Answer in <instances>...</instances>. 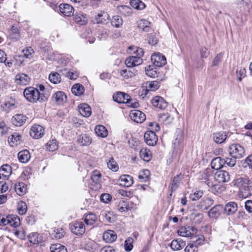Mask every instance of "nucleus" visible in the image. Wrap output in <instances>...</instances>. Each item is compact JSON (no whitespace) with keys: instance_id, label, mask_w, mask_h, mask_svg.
I'll list each match as a JSON object with an SVG mask.
<instances>
[{"instance_id":"obj_38","label":"nucleus","mask_w":252,"mask_h":252,"mask_svg":"<svg viewBox=\"0 0 252 252\" xmlns=\"http://www.w3.org/2000/svg\"><path fill=\"white\" fill-rule=\"evenodd\" d=\"M140 158L145 161H149L152 158L151 151L147 149H142L139 152Z\"/></svg>"},{"instance_id":"obj_9","label":"nucleus","mask_w":252,"mask_h":252,"mask_svg":"<svg viewBox=\"0 0 252 252\" xmlns=\"http://www.w3.org/2000/svg\"><path fill=\"white\" fill-rule=\"evenodd\" d=\"M151 61L154 65L161 67L166 63V59L164 56L160 53H155L151 56Z\"/></svg>"},{"instance_id":"obj_53","label":"nucleus","mask_w":252,"mask_h":252,"mask_svg":"<svg viewBox=\"0 0 252 252\" xmlns=\"http://www.w3.org/2000/svg\"><path fill=\"white\" fill-rule=\"evenodd\" d=\"M133 239L131 237H128L125 241L124 248L126 252L131 251L133 247Z\"/></svg>"},{"instance_id":"obj_3","label":"nucleus","mask_w":252,"mask_h":252,"mask_svg":"<svg viewBox=\"0 0 252 252\" xmlns=\"http://www.w3.org/2000/svg\"><path fill=\"white\" fill-rule=\"evenodd\" d=\"M25 98L30 102L40 103L45 102L47 97L43 94H40L38 90L32 87L26 88L23 92Z\"/></svg>"},{"instance_id":"obj_49","label":"nucleus","mask_w":252,"mask_h":252,"mask_svg":"<svg viewBox=\"0 0 252 252\" xmlns=\"http://www.w3.org/2000/svg\"><path fill=\"white\" fill-rule=\"evenodd\" d=\"M146 84L147 90L149 91H155L159 87V83L157 81L147 82Z\"/></svg>"},{"instance_id":"obj_42","label":"nucleus","mask_w":252,"mask_h":252,"mask_svg":"<svg viewBox=\"0 0 252 252\" xmlns=\"http://www.w3.org/2000/svg\"><path fill=\"white\" fill-rule=\"evenodd\" d=\"M72 93L75 95H82L84 92V88L83 85L79 84H74L71 88Z\"/></svg>"},{"instance_id":"obj_59","label":"nucleus","mask_w":252,"mask_h":252,"mask_svg":"<svg viewBox=\"0 0 252 252\" xmlns=\"http://www.w3.org/2000/svg\"><path fill=\"white\" fill-rule=\"evenodd\" d=\"M65 231L63 228H57L54 231L53 235L57 239H61L65 235Z\"/></svg>"},{"instance_id":"obj_58","label":"nucleus","mask_w":252,"mask_h":252,"mask_svg":"<svg viewBox=\"0 0 252 252\" xmlns=\"http://www.w3.org/2000/svg\"><path fill=\"white\" fill-rule=\"evenodd\" d=\"M236 73L238 80L241 82L242 78L246 76V71L245 68L240 67L237 69Z\"/></svg>"},{"instance_id":"obj_64","label":"nucleus","mask_w":252,"mask_h":252,"mask_svg":"<svg viewBox=\"0 0 252 252\" xmlns=\"http://www.w3.org/2000/svg\"><path fill=\"white\" fill-rule=\"evenodd\" d=\"M158 40L155 34H150L149 36L148 43L152 45H156Z\"/></svg>"},{"instance_id":"obj_6","label":"nucleus","mask_w":252,"mask_h":252,"mask_svg":"<svg viewBox=\"0 0 252 252\" xmlns=\"http://www.w3.org/2000/svg\"><path fill=\"white\" fill-rule=\"evenodd\" d=\"M72 233L76 235H82L85 232V226L82 221H76L69 224Z\"/></svg>"},{"instance_id":"obj_13","label":"nucleus","mask_w":252,"mask_h":252,"mask_svg":"<svg viewBox=\"0 0 252 252\" xmlns=\"http://www.w3.org/2000/svg\"><path fill=\"white\" fill-rule=\"evenodd\" d=\"M129 116L132 121L137 123H141L146 119L145 114L138 110L131 111Z\"/></svg>"},{"instance_id":"obj_63","label":"nucleus","mask_w":252,"mask_h":252,"mask_svg":"<svg viewBox=\"0 0 252 252\" xmlns=\"http://www.w3.org/2000/svg\"><path fill=\"white\" fill-rule=\"evenodd\" d=\"M112 196L109 193H103L100 196V200L105 203H108L111 199Z\"/></svg>"},{"instance_id":"obj_33","label":"nucleus","mask_w":252,"mask_h":252,"mask_svg":"<svg viewBox=\"0 0 252 252\" xmlns=\"http://www.w3.org/2000/svg\"><path fill=\"white\" fill-rule=\"evenodd\" d=\"M121 185L125 187H129L133 184V178L128 175H123L120 178Z\"/></svg>"},{"instance_id":"obj_51","label":"nucleus","mask_w":252,"mask_h":252,"mask_svg":"<svg viewBox=\"0 0 252 252\" xmlns=\"http://www.w3.org/2000/svg\"><path fill=\"white\" fill-rule=\"evenodd\" d=\"M49 79L53 84H57L61 81L60 74L57 72H52L49 76Z\"/></svg>"},{"instance_id":"obj_19","label":"nucleus","mask_w":252,"mask_h":252,"mask_svg":"<svg viewBox=\"0 0 252 252\" xmlns=\"http://www.w3.org/2000/svg\"><path fill=\"white\" fill-rule=\"evenodd\" d=\"M227 138V134L225 131H218L214 132L212 134L213 141L217 144L223 143Z\"/></svg>"},{"instance_id":"obj_11","label":"nucleus","mask_w":252,"mask_h":252,"mask_svg":"<svg viewBox=\"0 0 252 252\" xmlns=\"http://www.w3.org/2000/svg\"><path fill=\"white\" fill-rule=\"evenodd\" d=\"M144 140L147 144L153 146L157 144L158 136L154 131L149 130L144 134Z\"/></svg>"},{"instance_id":"obj_18","label":"nucleus","mask_w":252,"mask_h":252,"mask_svg":"<svg viewBox=\"0 0 252 252\" xmlns=\"http://www.w3.org/2000/svg\"><path fill=\"white\" fill-rule=\"evenodd\" d=\"M110 18L109 14L104 11H100L94 17V20L97 24H105L108 23Z\"/></svg>"},{"instance_id":"obj_25","label":"nucleus","mask_w":252,"mask_h":252,"mask_svg":"<svg viewBox=\"0 0 252 252\" xmlns=\"http://www.w3.org/2000/svg\"><path fill=\"white\" fill-rule=\"evenodd\" d=\"M237 204L234 202H230L227 203L224 208V213L227 215L234 214L237 210Z\"/></svg>"},{"instance_id":"obj_32","label":"nucleus","mask_w":252,"mask_h":252,"mask_svg":"<svg viewBox=\"0 0 252 252\" xmlns=\"http://www.w3.org/2000/svg\"><path fill=\"white\" fill-rule=\"evenodd\" d=\"M129 69H123L120 71V75L124 79H128L136 75L137 71L135 69L130 67Z\"/></svg>"},{"instance_id":"obj_7","label":"nucleus","mask_w":252,"mask_h":252,"mask_svg":"<svg viewBox=\"0 0 252 252\" xmlns=\"http://www.w3.org/2000/svg\"><path fill=\"white\" fill-rule=\"evenodd\" d=\"M44 128L39 125H33L30 129V135L34 139L41 138L44 135Z\"/></svg>"},{"instance_id":"obj_48","label":"nucleus","mask_w":252,"mask_h":252,"mask_svg":"<svg viewBox=\"0 0 252 252\" xmlns=\"http://www.w3.org/2000/svg\"><path fill=\"white\" fill-rule=\"evenodd\" d=\"M96 216L94 214H88L85 218V222L87 225L92 226L96 221Z\"/></svg>"},{"instance_id":"obj_50","label":"nucleus","mask_w":252,"mask_h":252,"mask_svg":"<svg viewBox=\"0 0 252 252\" xmlns=\"http://www.w3.org/2000/svg\"><path fill=\"white\" fill-rule=\"evenodd\" d=\"M150 176V171L148 169H144L139 173L138 177L142 182H146L149 179Z\"/></svg>"},{"instance_id":"obj_37","label":"nucleus","mask_w":252,"mask_h":252,"mask_svg":"<svg viewBox=\"0 0 252 252\" xmlns=\"http://www.w3.org/2000/svg\"><path fill=\"white\" fill-rule=\"evenodd\" d=\"M95 133L99 137H106L108 135V131L106 127L102 125H98L95 126Z\"/></svg>"},{"instance_id":"obj_22","label":"nucleus","mask_w":252,"mask_h":252,"mask_svg":"<svg viewBox=\"0 0 252 252\" xmlns=\"http://www.w3.org/2000/svg\"><path fill=\"white\" fill-rule=\"evenodd\" d=\"M59 8L61 12L64 16H70L73 14L74 8L68 4H61L59 6Z\"/></svg>"},{"instance_id":"obj_16","label":"nucleus","mask_w":252,"mask_h":252,"mask_svg":"<svg viewBox=\"0 0 252 252\" xmlns=\"http://www.w3.org/2000/svg\"><path fill=\"white\" fill-rule=\"evenodd\" d=\"M153 106L160 109H164L167 106V103L161 96H156L151 100Z\"/></svg>"},{"instance_id":"obj_34","label":"nucleus","mask_w":252,"mask_h":252,"mask_svg":"<svg viewBox=\"0 0 252 252\" xmlns=\"http://www.w3.org/2000/svg\"><path fill=\"white\" fill-rule=\"evenodd\" d=\"M185 246V242L182 240H173L171 244L170 247L174 251H178L182 249Z\"/></svg>"},{"instance_id":"obj_61","label":"nucleus","mask_w":252,"mask_h":252,"mask_svg":"<svg viewBox=\"0 0 252 252\" xmlns=\"http://www.w3.org/2000/svg\"><path fill=\"white\" fill-rule=\"evenodd\" d=\"M181 181V179L179 176L177 175L175 177L172 181L171 184V190L173 191L176 189L178 188L180 182Z\"/></svg>"},{"instance_id":"obj_36","label":"nucleus","mask_w":252,"mask_h":252,"mask_svg":"<svg viewBox=\"0 0 252 252\" xmlns=\"http://www.w3.org/2000/svg\"><path fill=\"white\" fill-rule=\"evenodd\" d=\"M13 59H14V61L13 60H9V61H6V60L5 62H3V63H5L6 66H7L9 67H10L12 66L13 62L14 61L15 62V64L17 65H20L23 62L22 56L16 55L14 57Z\"/></svg>"},{"instance_id":"obj_57","label":"nucleus","mask_w":252,"mask_h":252,"mask_svg":"<svg viewBox=\"0 0 252 252\" xmlns=\"http://www.w3.org/2000/svg\"><path fill=\"white\" fill-rule=\"evenodd\" d=\"M34 51L32 47H29L23 50L22 57H25L28 59H31L32 57Z\"/></svg>"},{"instance_id":"obj_15","label":"nucleus","mask_w":252,"mask_h":252,"mask_svg":"<svg viewBox=\"0 0 252 252\" xmlns=\"http://www.w3.org/2000/svg\"><path fill=\"white\" fill-rule=\"evenodd\" d=\"M196 232V229L191 226L181 227L178 231V234L182 237H189Z\"/></svg>"},{"instance_id":"obj_39","label":"nucleus","mask_w":252,"mask_h":252,"mask_svg":"<svg viewBox=\"0 0 252 252\" xmlns=\"http://www.w3.org/2000/svg\"><path fill=\"white\" fill-rule=\"evenodd\" d=\"M15 190L19 195H23L26 192V186L23 182L17 183L15 185Z\"/></svg>"},{"instance_id":"obj_46","label":"nucleus","mask_w":252,"mask_h":252,"mask_svg":"<svg viewBox=\"0 0 252 252\" xmlns=\"http://www.w3.org/2000/svg\"><path fill=\"white\" fill-rule=\"evenodd\" d=\"M119 12L125 16H129L132 13V9L126 5H120L118 6Z\"/></svg>"},{"instance_id":"obj_31","label":"nucleus","mask_w":252,"mask_h":252,"mask_svg":"<svg viewBox=\"0 0 252 252\" xmlns=\"http://www.w3.org/2000/svg\"><path fill=\"white\" fill-rule=\"evenodd\" d=\"M18 158L20 162L27 163L30 159L31 155L28 150H22L18 153Z\"/></svg>"},{"instance_id":"obj_26","label":"nucleus","mask_w":252,"mask_h":252,"mask_svg":"<svg viewBox=\"0 0 252 252\" xmlns=\"http://www.w3.org/2000/svg\"><path fill=\"white\" fill-rule=\"evenodd\" d=\"M78 109L80 114L84 117H89L92 114L91 107L86 103L79 105Z\"/></svg>"},{"instance_id":"obj_28","label":"nucleus","mask_w":252,"mask_h":252,"mask_svg":"<svg viewBox=\"0 0 252 252\" xmlns=\"http://www.w3.org/2000/svg\"><path fill=\"white\" fill-rule=\"evenodd\" d=\"M100 217L106 222L112 223L114 221L112 213L108 210H102L100 213Z\"/></svg>"},{"instance_id":"obj_20","label":"nucleus","mask_w":252,"mask_h":252,"mask_svg":"<svg viewBox=\"0 0 252 252\" xmlns=\"http://www.w3.org/2000/svg\"><path fill=\"white\" fill-rule=\"evenodd\" d=\"M5 225L9 224L13 227H17L20 225V220L19 218L16 215H8L5 217Z\"/></svg>"},{"instance_id":"obj_60","label":"nucleus","mask_w":252,"mask_h":252,"mask_svg":"<svg viewBox=\"0 0 252 252\" xmlns=\"http://www.w3.org/2000/svg\"><path fill=\"white\" fill-rule=\"evenodd\" d=\"M236 3L240 7H249L251 3V0H236Z\"/></svg>"},{"instance_id":"obj_24","label":"nucleus","mask_w":252,"mask_h":252,"mask_svg":"<svg viewBox=\"0 0 252 252\" xmlns=\"http://www.w3.org/2000/svg\"><path fill=\"white\" fill-rule=\"evenodd\" d=\"M15 81L17 84L25 86L29 84L30 78L26 74L19 73L16 75Z\"/></svg>"},{"instance_id":"obj_62","label":"nucleus","mask_w":252,"mask_h":252,"mask_svg":"<svg viewBox=\"0 0 252 252\" xmlns=\"http://www.w3.org/2000/svg\"><path fill=\"white\" fill-rule=\"evenodd\" d=\"M203 191L199 190L196 191L192 194H190L189 197L192 200H196L199 199L203 195Z\"/></svg>"},{"instance_id":"obj_21","label":"nucleus","mask_w":252,"mask_h":252,"mask_svg":"<svg viewBox=\"0 0 252 252\" xmlns=\"http://www.w3.org/2000/svg\"><path fill=\"white\" fill-rule=\"evenodd\" d=\"M26 120V116L21 114H17L13 116L11 119L12 123L17 126H20L23 125Z\"/></svg>"},{"instance_id":"obj_47","label":"nucleus","mask_w":252,"mask_h":252,"mask_svg":"<svg viewBox=\"0 0 252 252\" xmlns=\"http://www.w3.org/2000/svg\"><path fill=\"white\" fill-rule=\"evenodd\" d=\"M50 249L51 252H67L66 248L60 244L52 245Z\"/></svg>"},{"instance_id":"obj_35","label":"nucleus","mask_w":252,"mask_h":252,"mask_svg":"<svg viewBox=\"0 0 252 252\" xmlns=\"http://www.w3.org/2000/svg\"><path fill=\"white\" fill-rule=\"evenodd\" d=\"M74 21L80 25H85L88 22V18L82 13L76 14L73 17Z\"/></svg>"},{"instance_id":"obj_40","label":"nucleus","mask_w":252,"mask_h":252,"mask_svg":"<svg viewBox=\"0 0 252 252\" xmlns=\"http://www.w3.org/2000/svg\"><path fill=\"white\" fill-rule=\"evenodd\" d=\"M46 148L50 152H54L58 148V143L55 138L50 140L46 145Z\"/></svg>"},{"instance_id":"obj_55","label":"nucleus","mask_w":252,"mask_h":252,"mask_svg":"<svg viewBox=\"0 0 252 252\" xmlns=\"http://www.w3.org/2000/svg\"><path fill=\"white\" fill-rule=\"evenodd\" d=\"M17 211L20 215H24L26 213L27 210V204L23 201H20L17 204Z\"/></svg>"},{"instance_id":"obj_44","label":"nucleus","mask_w":252,"mask_h":252,"mask_svg":"<svg viewBox=\"0 0 252 252\" xmlns=\"http://www.w3.org/2000/svg\"><path fill=\"white\" fill-rule=\"evenodd\" d=\"M111 23L113 27L119 28L122 26L123 20L120 16L115 15L112 17Z\"/></svg>"},{"instance_id":"obj_54","label":"nucleus","mask_w":252,"mask_h":252,"mask_svg":"<svg viewBox=\"0 0 252 252\" xmlns=\"http://www.w3.org/2000/svg\"><path fill=\"white\" fill-rule=\"evenodd\" d=\"M29 239L31 243L37 244L41 241L39 234L37 233H32L29 235Z\"/></svg>"},{"instance_id":"obj_29","label":"nucleus","mask_w":252,"mask_h":252,"mask_svg":"<svg viewBox=\"0 0 252 252\" xmlns=\"http://www.w3.org/2000/svg\"><path fill=\"white\" fill-rule=\"evenodd\" d=\"M222 209V205H216L210 210L208 212V216L211 218H216L220 215Z\"/></svg>"},{"instance_id":"obj_10","label":"nucleus","mask_w":252,"mask_h":252,"mask_svg":"<svg viewBox=\"0 0 252 252\" xmlns=\"http://www.w3.org/2000/svg\"><path fill=\"white\" fill-rule=\"evenodd\" d=\"M204 241V237L202 235L198 238L192 244H188L185 249V252H197L198 245H202Z\"/></svg>"},{"instance_id":"obj_5","label":"nucleus","mask_w":252,"mask_h":252,"mask_svg":"<svg viewBox=\"0 0 252 252\" xmlns=\"http://www.w3.org/2000/svg\"><path fill=\"white\" fill-rule=\"evenodd\" d=\"M134 53L136 56H132L127 58L125 61V63L127 67H132L141 64L142 63V59L141 57L144 54L143 50L141 48L135 47Z\"/></svg>"},{"instance_id":"obj_45","label":"nucleus","mask_w":252,"mask_h":252,"mask_svg":"<svg viewBox=\"0 0 252 252\" xmlns=\"http://www.w3.org/2000/svg\"><path fill=\"white\" fill-rule=\"evenodd\" d=\"M21 136L17 133H14L8 137V142L11 146L18 144L20 140Z\"/></svg>"},{"instance_id":"obj_23","label":"nucleus","mask_w":252,"mask_h":252,"mask_svg":"<svg viewBox=\"0 0 252 252\" xmlns=\"http://www.w3.org/2000/svg\"><path fill=\"white\" fill-rule=\"evenodd\" d=\"M12 173L11 167L8 164H4L0 168V179H7Z\"/></svg>"},{"instance_id":"obj_14","label":"nucleus","mask_w":252,"mask_h":252,"mask_svg":"<svg viewBox=\"0 0 252 252\" xmlns=\"http://www.w3.org/2000/svg\"><path fill=\"white\" fill-rule=\"evenodd\" d=\"M214 179L219 183H225L229 181L230 176L227 171L219 170L215 173Z\"/></svg>"},{"instance_id":"obj_41","label":"nucleus","mask_w":252,"mask_h":252,"mask_svg":"<svg viewBox=\"0 0 252 252\" xmlns=\"http://www.w3.org/2000/svg\"><path fill=\"white\" fill-rule=\"evenodd\" d=\"M151 23L145 19H141L138 22V28L143 31L148 32L150 31Z\"/></svg>"},{"instance_id":"obj_17","label":"nucleus","mask_w":252,"mask_h":252,"mask_svg":"<svg viewBox=\"0 0 252 252\" xmlns=\"http://www.w3.org/2000/svg\"><path fill=\"white\" fill-rule=\"evenodd\" d=\"M225 163L228 166V163H227V161H226V158H221L220 157H217L212 160L211 166L213 169L219 170L222 167Z\"/></svg>"},{"instance_id":"obj_27","label":"nucleus","mask_w":252,"mask_h":252,"mask_svg":"<svg viewBox=\"0 0 252 252\" xmlns=\"http://www.w3.org/2000/svg\"><path fill=\"white\" fill-rule=\"evenodd\" d=\"M103 240L107 243H112L117 239V235L113 230H107L103 235Z\"/></svg>"},{"instance_id":"obj_1","label":"nucleus","mask_w":252,"mask_h":252,"mask_svg":"<svg viewBox=\"0 0 252 252\" xmlns=\"http://www.w3.org/2000/svg\"><path fill=\"white\" fill-rule=\"evenodd\" d=\"M232 184L238 188L240 198H247L252 195V178L246 176L239 177L234 179Z\"/></svg>"},{"instance_id":"obj_52","label":"nucleus","mask_w":252,"mask_h":252,"mask_svg":"<svg viewBox=\"0 0 252 252\" xmlns=\"http://www.w3.org/2000/svg\"><path fill=\"white\" fill-rule=\"evenodd\" d=\"M101 174L99 171L95 170L92 172L91 179L93 182L97 184V186L99 184L101 180Z\"/></svg>"},{"instance_id":"obj_12","label":"nucleus","mask_w":252,"mask_h":252,"mask_svg":"<svg viewBox=\"0 0 252 252\" xmlns=\"http://www.w3.org/2000/svg\"><path fill=\"white\" fill-rule=\"evenodd\" d=\"M52 100L58 105H63L66 102L67 97L62 91H58L52 96Z\"/></svg>"},{"instance_id":"obj_43","label":"nucleus","mask_w":252,"mask_h":252,"mask_svg":"<svg viewBox=\"0 0 252 252\" xmlns=\"http://www.w3.org/2000/svg\"><path fill=\"white\" fill-rule=\"evenodd\" d=\"M214 200L210 197L204 198L200 202V208L207 210L214 203Z\"/></svg>"},{"instance_id":"obj_2","label":"nucleus","mask_w":252,"mask_h":252,"mask_svg":"<svg viewBox=\"0 0 252 252\" xmlns=\"http://www.w3.org/2000/svg\"><path fill=\"white\" fill-rule=\"evenodd\" d=\"M228 152L230 157H226V161L228 166L233 167L236 163L237 159L243 158L245 152L243 146L239 144H232L228 148Z\"/></svg>"},{"instance_id":"obj_30","label":"nucleus","mask_w":252,"mask_h":252,"mask_svg":"<svg viewBox=\"0 0 252 252\" xmlns=\"http://www.w3.org/2000/svg\"><path fill=\"white\" fill-rule=\"evenodd\" d=\"M92 138L87 134H82L78 138V142L83 146H87L92 143Z\"/></svg>"},{"instance_id":"obj_4","label":"nucleus","mask_w":252,"mask_h":252,"mask_svg":"<svg viewBox=\"0 0 252 252\" xmlns=\"http://www.w3.org/2000/svg\"><path fill=\"white\" fill-rule=\"evenodd\" d=\"M114 101L119 103H126L128 107L137 108L139 103L136 100L132 99L127 94L118 92L113 95Z\"/></svg>"},{"instance_id":"obj_8","label":"nucleus","mask_w":252,"mask_h":252,"mask_svg":"<svg viewBox=\"0 0 252 252\" xmlns=\"http://www.w3.org/2000/svg\"><path fill=\"white\" fill-rule=\"evenodd\" d=\"M175 138L173 142V148L174 150H180L182 147V143L184 139V134L183 131L178 129L175 134Z\"/></svg>"},{"instance_id":"obj_56","label":"nucleus","mask_w":252,"mask_h":252,"mask_svg":"<svg viewBox=\"0 0 252 252\" xmlns=\"http://www.w3.org/2000/svg\"><path fill=\"white\" fill-rule=\"evenodd\" d=\"M108 167L113 171H117L119 169L118 164L113 158H111L107 162Z\"/></svg>"}]
</instances>
